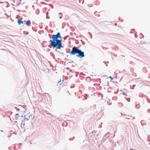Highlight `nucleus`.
<instances>
[{
	"label": "nucleus",
	"instance_id": "nucleus-28",
	"mask_svg": "<svg viewBox=\"0 0 150 150\" xmlns=\"http://www.w3.org/2000/svg\"><path fill=\"white\" fill-rule=\"evenodd\" d=\"M73 62V61H72V62Z\"/></svg>",
	"mask_w": 150,
	"mask_h": 150
},
{
	"label": "nucleus",
	"instance_id": "nucleus-23",
	"mask_svg": "<svg viewBox=\"0 0 150 150\" xmlns=\"http://www.w3.org/2000/svg\"><path fill=\"white\" fill-rule=\"evenodd\" d=\"M25 116H26V115H24V117H25Z\"/></svg>",
	"mask_w": 150,
	"mask_h": 150
},
{
	"label": "nucleus",
	"instance_id": "nucleus-30",
	"mask_svg": "<svg viewBox=\"0 0 150 150\" xmlns=\"http://www.w3.org/2000/svg\"><path fill=\"white\" fill-rule=\"evenodd\" d=\"M64 81V80H62V81L63 82V81Z\"/></svg>",
	"mask_w": 150,
	"mask_h": 150
},
{
	"label": "nucleus",
	"instance_id": "nucleus-5",
	"mask_svg": "<svg viewBox=\"0 0 150 150\" xmlns=\"http://www.w3.org/2000/svg\"><path fill=\"white\" fill-rule=\"evenodd\" d=\"M31 24V22L30 20H28L26 22V25L28 26H30Z\"/></svg>",
	"mask_w": 150,
	"mask_h": 150
},
{
	"label": "nucleus",
	"instance_id": "nucleus-32",
	"mask_svg": "<svg viewBox=\"0 0 150 150\" xmlns=\"http://www.w3.org/2000/svg\"><path fill=\"white\" fill-rule=\"evenodd\" d=\"M105 100V101H106V100Z\"/></svg>",
	"mask_w": 150,
	"mask_h": 150
},
{
	"label": "nucleus",
	"instance_id": "nucleus-3",
	"mask_svg": "<svg viewBox=\"0 0 150 150\" xmlns=\"http://www.w3.org/2000/svg\"><path fill=\"white\" fill-rule=\"evenodd\" d=\"M76 56L81 58L84 57H85L84 52L82 51L81 49H79L76 55Z\"/></svg>",
	"mask_w": 150,
	"mask_h": 150
},
{
	"label": "nucleus",
	"instance_id": "nucleus-29",
	"mask_svg": "<svg viewBox=\"0 0 150 150\" xmlns=\"http://www.w3.org/2000/svg\"><path fill=\"white\" fill-rule=\"evenodd\" d=\"M115 136V134H114V137Z\"/></svg>",
	"mask_w": 150,
	"mask_h": 150
},
{
	"label": "nucleus",
	"instance_id": "nucleus-10",
	"mask_svg": "<svg viewBox=\"0 0 150 150\" xmlns=\"http://www.w3.org/2000/svg\"><path fill=\"white\" fill-rule=\"evenodd\" d=\"M61 15V16H60L59 17V18L60 19H61L62 18V13H59V15Z\"/></svg>",
	"mask_w": 150,
	"mask_h": 150
},
{
	"label": "nucleus",
	"instance_id": "nucleus-25",
	"mask_svg": "<svg viewBox=\"0 0 150 150\" xmlns=\"http://www.w3.org/2000/svg\"><path fill=\"white\" fill-rule=\"evenodd\" d=\"M72 67H74V66H73V65H72Z\"/></svg>",
	"mask_w": 150,
	"mask_h": 150
},
{
	"label": "nucleus",
	"instance_id": "nucleus-15",
	"mask_svg": "<svg viewBox=\"0 0 150 150\" xmlns=\"http://www.w3.org/2000/svg\"><path fill=\"white\" fill-rule=\"evenodd\" d=\"M64 40H66L67 39V38L66 37H64Z\"/></svg>",
	"mask_w": 150,
	"mask_h": 150
},
{
	"label": "nucleus",
	"instance_id": "nucleus-20",
	"mask_svg": "<svg viewBox=\"0 0 150 150\" xmlns=\"http://www.w3.org/2000/svg\"><path fill=\"white\" fill-rule=\"evenodd\" d=\"M34 7V5H33V6H32V7H33V8Z\"/></svg>",
	"mask_w": 150,
	"mask_h": 150
},
{
	"label": "nucleus",
	"instance_id": "nucleus-13",
	"mask_svg": "<svg viewBox=\"0 0 150 150\" xmlns=\"http://www.w3.org/2000/svg\"><path fill=\"white\" fill-rule=\"evenodd\" d=\"M25 124V122L24 121H23V120L22 121V124Z\"/></svg>",
	"mask_w": 150,
	"mask_h": 150
},
{
	"label": "nucleus",
	"instance_id": "nucleus-12",
	"mask_svg": "<svg viewBox=\"0 0 150 150\" xmlns=\"http://www.w3.org/2000/svg\"><path fill=\"white\" fill-rule=\"evenodd\" d=\"M23 33H26V34H28L29 33L28 32H26V31H25L23 32Z\"/></svg>",
	"mask_w": 150,
	"mask_h": 150
},
{
	"label": "nucleus",
	"instance_id": "nucleus-21",
	"mask_svg": "<svg viewBox=\"0 0 150 150\" xmlns=\"http://www.w3.org/2000/svg\"><path fill=\"white\" fill-rule=\"evenodd\" d=\"M117 25V23H116L115 24V25Z\"/></svg>",
	"mask_w": 150,
	"mask_h": 150
},
{
	"label": "nucleus",
	"instance_id": "nucleus-17",
	"mask_svg": "<svg viewBox=\"0 0 150 150\" xmlns=\"http://www.w3.org/2000/svg\"><path fill=\"white\" fill-rule=\"evenodd\" d=\"M18 106L19 107H22V106L21 105H18Z\"/></svg>",
	"mask_w": 150,
	"mask_h": 150
},
{
	"label": "nucleus",
	"instance_id": "nucleus-31",
	"mask_svg": "<svg viewBox=\"0 0 150 150\" xmlns=\"http://www.w3.org/2000/svg\"><path fill=\"white\" fill-rule=\"evenodd\" d=\"M70 71L71 72V70H70Z\"/></svg>",
	"mask_w": 150,
	"mask_h": 150
},
{
	"label": "nucleus",
	"instance_id": "nucleus-16",
	"mask_svg": "<svg viewBox=\"0 0 150 150\" xmlns=\"http://www.w3.org/2000/svg\"><path fill=\"white\" fill-rule=\"evenodd\" d=\"M122 94H123L125 95V93L124 92H122Z\"/></svg>",
	"mask_w": 150,
	"mask_h": 150
},
{
	"label": "nucleus",
	"instance_id": "nucleus-18",
	"mask_svg": "<svg viewBox=\"0 0 150 150\" xmlns=\"http://www.w3.org/2000/svg\"><path fill=\"white\" fill-rule=\"evenodd\" d=\"M69 69V67H67V68H66V69Z\"/></svg>",
	"mask_w": 150,
	"mask_h": 150
},
{
	"label": "nucleus",
	"instance_id": "nucleus-6",
	"mask_svg": "<svg viewBox=\"0 0 150 150\" xmlns=\"http://www.w3.org/2000/svg\"><path fill=\"white\" fill-rule=\"evenodd\" d=\"M110 135V133L109 132H108L104 135V137H106L108 138L109 139Z\"/></svg>",
	"mask_w": 150,
	"mask_h": 150
},
{
	"label": "nucleus",
	"instance_id": "nucleus-7",
	"mask_svg": "<svg viewBox=\"0 0 150 150\" xmlns=\"http://www.w3.org/2000/svg\"><path fill=\"white\" fill-rule=\"evenodd\" d=\"M18 116H19V115L18 113L16 114L15 115V118L16 120H17L18 119Z\"/></svg>",
	"mask_w": 150,
	"mask_h": 150
},
{
	"label": "nucleus",
	"instance_id": "nucleus-34",
	"mask_svg": "<svg viewBox=\"0 0 150 150\" xmlns=\"http://www.w3.org/2000/svg\"><path fill=\"white\" fill-rule=\"evenodd\" d=\"M83 1H84V0H83Z\"/></svg>",
	"mask_w": 150,
	"mask_h": 150
},
{
	"label": "nucleus",
	"instance_id": "nucleus-4",
	"mask_svg": "<svg viewBox=\"0 0 150 150\" xmlns=\"http://www.w3.org/2000/svg\"><path fill=\"white\" fill-rule=\"evenodd\" d=\"M17 22L19 25L23 24L24 23V21H22L20 19L18 20Z\"/></svg>",
	"mask_w": 150,
	"mask_h": 150
},
{
	"label": "nucleus",
	"instance_id": "nucleus-22",
	"mask_svg": "<svg viewBox=\"0 0 150 150\" xmlns=\"http://www.w3.org/2000/svg\"><path fill=\"white\" fill-rule=\"evenodd\" d=\"M35 118V117H34V116H33V118H32V119H33V118Z\"/></svg>",
	"mask_w": 150,
	"mask_h": 150
},
{
	"label": "nucleus",
	"instance_id": "nucleus-1",
	"mask_svg": "<svg viewBox=\"0 0 150 150\" xmlns=\"http://www.w3.org/2000/svg\"><path fill=\"white\" fill-rule=\"evenodd\" d=\"M62 38L61 35L60 33L58 32L56 34L53 35H52V39L49 41L50 42L51 45L53 49H60L61 48L63 47L62 45V40L61 39Z\"/></svg>",
	"mask_w": 150,
	"mask_h": 150
},
{
	"label": "nucleus",
	"instance_id": "nucleus-14",
	"mask_svg": "<svg viewBox=\"0 0 150 150\" xmlns=\"http://www.w3.org/2000/svg\"><path fill=\"white\" fill-rule=\"evenodd\" d=\"M136 86V85H133V89H134V87H135Z\"/></svg>",
	"mask_w": 150,
	"mask_h": 150
},
{
	"label": "nucleus",
	"instance_id": "nucleus-8",
	"mask_svg": "<svg viewBox=\"0 0 150 150\" xmlns=\"http://www.w3.org/2000/svg\"><path fill=\"white\" fill-rule=\"evenodd\" d=\"M62 83V81H61V80L60 79V81H59L58 83H57L58 85V86L59 84H61Z\"/></svg>",
	"mask_w": 150,
	"mask_h": 150
},
{
	"label": "nucleus",
	"instance_id": "nucleus-11",
	"mask_svg": "<svg viewBox=\"0 0 150 150\" xmlns=\"http://www.w3.org/2000/svg\"><path fill=\"white\" fill-rule=\"evenodd\" d=\"M14 108L17 111H18L20 110V109L19 108H18L16 107H15Z\"/></svg>",
	"mask_w": 150,
	"mask_h": 150
},
{
	"label": "nucleus",
	"instance_id": "nucleus-24",
	"mask_svg": "<svg viewBox=\"0 0 150 150\" xmlns=\"http://www.w3.org/2000/svg\"><path fill=\"white\" fill-rule=\"evenodd\" d=\"M120 91H121V92H122V90H120Z\"/></svg>",
	"mask_w": 150,
	"mask_h": 150
},
{
	"label": "nucleus",
	"instance_id": "nucleus-33",
	"mask_svg": "<svg viewBox=\"0 0 150 150\" xmlns=\"http://www.w3.org/2000/svg\"><path fill=\"white\" fill-rule=\"evenodd\" d=\"M26 119H27V120H28L27 118H26Z\"/></svg>",
	"mask_w": 150,
	"mask_h": 150
},
{
	"label": "nucleus",
	"instance_id": "nucleus-9",
	"mask_svg": "<svg viewBox=\"0 0 150 150\" xmlns=\"http://www.w3.org/2000/svg\"><path fill=\"white\" fill-rule=\"evenodd\" d=\"M108 78L110 79L111 81H112L113 80V78L111 76H110Z\"/></svg>",
	"mask_w": 150,
	"mask_h": 150
},
{
	"label": "nucleus",
	"instance_id": "nucleus-26",
	"mask_svg": "<svg viewBox=\"0 0 150 150\" xmlns=\"http://www.w3.org/2000/svg\"><path fill=\"white\" fill-rule=\"evenodd\" d=\"M30 116H32V115H30V116H29V117H30Z\"/></svg>",
	"mask_w": 150,
	"mask_h": 150
},
{
	"label": "nucleus",
	"instance_id": "nucleus-27",
	"mask_svg": "<svg viewBox=\"0 0 150 150\" xmlns=\"http://www.w3.org/2000/svg\"><path fill=\"white\" fill-rule=\"evenodd\" d=\"M67 57H68V55H67Z\"/></svg>",
	"mask_w": 150,
	"mask_h": 150
},
{
	"label": "nucleus",
	"instance_id": "nucleus-2",
	"mask_svg": "<svg viewBox=\"0 0 150 150\" xmlns=\"http://www.w3.org/2000/svg\"><path fill=\"white\" fill-rule=\"evenodd\" d=\"M79 49L78 47L74 46L72 48L71 51L68 52L71 55H75L77 54Z\"/></svg>",
	"mask_w": 150,
	"mask_h": 150
},
{
	"label": "nucleus",
	"instance_id": "nucleus-19",
	"mask_svg": "<svg viewBox=\"0 0 150 150\" xmlns=\"http://www.w3.org/2000/svg\"><path fill=\"white\" fill-rule=\"evenodd\" d=\"M0 131H1V132H3V130H1Z\"/></svg>",
	"mask_w": 150,
	"mask_h": 150
}]
</instances>
